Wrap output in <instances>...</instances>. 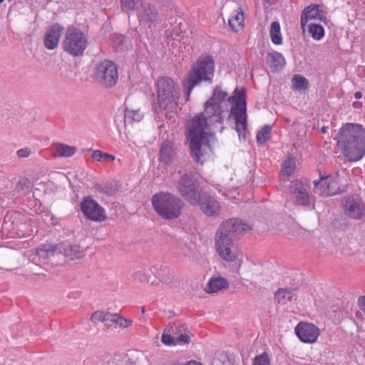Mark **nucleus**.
Here are the masks:
<instances>
[{
  "instance_id": "412c9836",
  "label": "nucleus",
  "mask_w": 365,
  "mask_h": 365,
  "mask_svg": "<svg viewBox=\"0 0 365 365\" xmlns=\"http://www.w3.org/2000/svg\"><path fill=\"white\" fill-rule=\"evenodd\" d=\"M319 5H311L305 7L301 16V27L303 31L305 30V26L310 20H321L322 15L320 13Z\"/></svg>"
},
{
  "instance_id": "f704fd0d",
  "label": "nucleus",
  "mask_w": 365,
  "mask_h": 365,
  "mask_svg": "<svg viewBox=\"0 0 365 365\" xmlns=\"http://www.w3.org/2000/svg\"><path fill=\"white\" fill-rule=\"evenodd\" d=\"M293 88L295 90H306L309 86L308 80L299 75H296L292 78Z\"/></svg>"
},
{
  "instance_id": "423d86ee",
  "label": "nucleus",
  "mask_w": 365,
  "mask_h": 365,
  "mask_svg": "<svg viewBox=\"0 0 365 365\" xmlns=\"http://www.w3.org/2000/svg\"><path fill=\"white\" fill-rule=\"evenodd\" d=\"M156 86L157 101L160 108L173 112L177 108L180 98L178 84L171 78L165 76L158 79Z\"/></svg>"
},
{
  "instance_id": "e433bc0d",
  "label": "nucleus",
  "mask_w": 365,
  "mask_h": 365,
  "mask_svg": "<svg viewBox=\"0 0 365 365\" xmlns=\"http://www.w3.org/2000/svg\"><path fill=\"white\" fill-rule=\"evenodd\" d=\"M76 151L75 147L69 146L65 144H59L57 148V153L61 157H71Z\"/></svg>"
},
{
  "instance_id": "473e14b6",
  "label": "nucleus",
  "mask_w": 365,
  "mask_h": 365,
  "mask_svg": "<svg viewBox=\"0 0 365 365\" xmlns=\"http://www.w3.org/2000/svg\"><path fill=\"white\" fill-rule=\"evenodd\" d=\"M186 329L184 324L180 322H173L167 326L165 331L171 334L174 337H177L180 336V334H184L183 331H185Z\"/></svg>"
},
{
  "instance_id": "f8f14e48",
  "label": "nucleus",
  "mask_w": 365,
  "mask_h": 365,
  "mask_svg": "<svg viewBox=\"0 0 365 365\" xmlns=\"http://www.w3.org/2000/svg\"><path fill=\"white\" fill-rule=\"evenodd\" d=\"M58 251L63 253L65 257L70 259H81L85 255L84 250L78 245H59L58 247L53 245H41L36 249V255L41 258L46 259Z\"/></svg>"
},
{
  "instance_id": "393cba45",
  "label": "nucleus",
  "mask_w": 365,
  "mask_h": 365,
  "mask_svg": "<svg viewBox=\"0 0 365 365\" xmlns=\"http://www.w3.org/2000/svg\"><path fill=\"white\" fill-rule=\"evenodd\" d=\"M162 342L168 346L176 345L178 344H189L190 341V336L187 334H181L177 337H174L168 332H164L161 338Z\"/></svg>"
},
{
  "instance_id": "a878e982",
  "label": "nucleus",
  "mask_w": 365,
  "mask_h": 365,
  "mask_svg": "<svg viewBox=\"0 0 365 365\" xmlns=\"http://www.w3.org/2000/svg\"><path fill=\"white\" fill-rule=\"evenodd\" d=\"M295 291L296 289L290 288H280L274 293V299L278 304H286L296 299Z\"/></svg>"
},
{
  "instance_id": "4be33fe9",
  "label": "nucleus",
  "mask_w": 365,
  "mask_h": 365,
  "mask_svg": "<svg viewBox=\"0 0 365 365\" xmlns=\"http://www.w3.org/2000/svg\"><path fill=\"white\" fill-rule=\"evenodd\" d=\"M266 61L272 72H277L282 70L286 64L284 57L281 53L277 51L267 53Z\"/></svg>"
},
{
  "instance_id": "39448f33",
  "label": "nucleus",
  "mask_w": 365,
  "mask_h": 365,
  "mask_svg": "<svg viewBox=\"0 0 365 365\" xmlns=\"http://www.w3.org/2000/svg\"><path fill=\"white\" fill-rule=\"evenodd\" d=\"M154 210L163 219L175 220L178 218L184 206V202L178 196L168 192H159L151 198Z\"/></svg>"
},
{
  "instance_id": "09e8293b",
  "label": "nucleus",
  "mask_w": 365,
  "mask_h": 365,
  "mask_svg": "<svg viewBox=\"0 0 365 365\" xmlns=\"http://www.w3.org/2000/svg\"><path fill=\"white\" fill-rule=\"evenodd\" d=\"M358 305L360 309L365 314V296H361L358 299Z\"/></svg>"
},
{
  "instance_id": "6ab92c4d",
  "label": "nucleus",
  "mask_w": 365,
  "mask_h": 365,
  "mask_svg": "<svg viewBox=\"0 0 365 365\" xmlns=\"http://www.w3.org/2000/svg\"><path fill=\"white\" fill-rule=\"evenodd\" d=\"M201 210L207 216L218 215L220 211V205L219 202L212 196L206 192H203L200 195Z\"/></svg>"
},
{
  "instance_id": "9d476101",
  "label": "nucleus",
  "mask_w": 365,
  "mask_h": 365,
  "mask_svg": "<svg viewBox=\"0 0 365 365\" xmlns=\"http://www.w3.org/2000/svg\"><path fill=\"white\" fill-rule=\"evenodd\" d=\"M314 193L321 196H332L346 191V186L342 185L338 173L322 175L319 180L313 182Z\"/></svg>"
},
{
  "instance_id": "5701e85b",
  "label": "nucleus",
  "mask_w": 365,
  "mask_h": 365,
  "mask_svg": "<svg viewBox=\"0 0 365 365\" xmlns=\"http://www.w3.org/2000/svg\"><path fill=\"white\" fill-rule=\"evenodd\" d=\"M150 270L151 274L160 282L170 283L173 278L170 269L162 264H153L150 267Z\"/></svg>"
},
{
  "instance_id": "9b49d317",
  "label": "nucleus",
  "mask_w": 365,
  "mask_h": 365,
  "mask_svg": "<svg viewBox=\"0 0 365 365\" xmlns=\"http://www.w3.org/2000/svg\"><path fill=\"white\" fill-rule=\"evenodd\" d=\"M93 75L95 81L107 88L113 87L118 79L115 63L108 60L101 61L96 66Z\"/></svg>"
},
{
  "instance_id": "b1692460",
  "label": "nucleus",
  "mask_w": 365,
  "mask_h": 365,
  "mask_svg": "<svg viewBox=\"0 0 365 365\" xmlns=\"http://www.w3.org/2000/svg\"><path fill=\"white\" fill-rule=\"evenodd\" d=\"M175 155V151L173 143L164 140L160 148V160L165 164H170L173 162Z\"/></svg>"
},
{
  "instance_id": "ea45409f",
  "label": "nucleus",
  "mask_w": 365,
  "mask_h": 365,
  "mask_svg": "<svg viewBox=\"0 0 365 365\" xmlns=\"http://www.w3.org/2000/svg\"><path fill=\"white\" fill-rule=\"evenodd\" d=\"M282 170L283 174L287 177L291 176L295 170V162L293 159H289L285 160L282 165Z\"/></svg>"
},
{
  "instance_id": "f257e3e1",
  "label": "nucleus",
  "mask_w": 365,
  "mask_h": 365,
  "mask_svg": "<svg viewBox=\"0 0 365 365\" xmlns=\"http://www.w3.org/2000/svg\"><path fill=\"white\" fill-rule=\"evenodd\" d=\"M215 119L214 116L205 113V109L195 115L187 125L191 156L197 163L202 164L205 157L211 151L207 132L208 125L222 122Z\"/></svg>"
},
{
  "instance_id": "f3484780",
  "label": "nucleus",
  "mask_w": 365,
  "mask_h": 365,
  "mask_svg": "<svg viewBox=\"0 0 365 365\" xmlns=\"http://www.w3.org/2000/svg\"><path fill=\"white\" fill-rule=\"evenodd\" d=\"M295 334L304 343L315 342L320 334L319 329L314 324L299 322L294 329Z\"/></svg>"
},
{
  "instance_id": "aec40b11",
  "label": "nucleus",
  "mask_w": 365,
  "mask_h": 365,
  "mask_svg": "<svg viewBox=\"0 0 365 365\" xmlns=\"http://www.w3.org/2000/svg\"><path fill=\"white\" fill-rule=\"evenodd\" d=\"M138 17L140 22L153 24L158 21V11L155 6L145 4L139 9Z\"/></svg>"
},
{
  "instance_id": "c03bdc74",
  "label": "nucleus",
  "mask_w": 365,
  "mask_h": 365,
  "mask_svg": "<svg viewBox=\"0 0 365 365\" xmlns=\"http://www.w3.org/2000/svg\"><path fill=\"white\" fill-rule=\"evenodd\" d=\"M108 317H110L109 312L106 313V312H101V311H96L92 314L91 320L93 322L98 321V322H102L105 323L106 321H108Z\"/></svg>"
},
{
  "instance_id": "5fc2aeb1",
  "label": "nucleus",
  "mask_w": 365,
  "mask_h": 365,
  "mask_svg": "<svg viewBox=\"0 0 365 365\" xmlns=\"http://www.w3.org/2000/svg\"><path fill=\"white\" fill-rule=\"evenodd\" d=\"M328 130H329V128L328 126H323L322 128H321V132L322 133H327L328 132Z\"/></svg>"
},
{
  "instance_id": "a19ab883",
  "label": "nucleus",
  "mask_w": 365,
  "mask_h": 365,
  "mask_svg": "<svg viewBox=\"0 0 365 365\" xmlns=\"http://www.w3.org/2000/svg\"><path fill=\"white\" fill-rule=\"evenodd\" d=\"M141 0H120L121 10L125 13L133 11L136 5Z\"/></svg>"
},
{
  "instance_id": "6e6552de",
  "label": "nucleus",
  "mask_w": 365,
  "mask_h": 365,
  "mask_svg": "<svg viewBox=\"0 0 365 365\" xmlns=\"http://www.w3.org/2000/svg\"><path fill=\"white\" fill-rule=\"evenodd\" d=\"M178 190L190 204L193 205L199 204L202 192L198 183V174L197 173H184L178 182Z\"/></svg>"
},
{
  "instance_id": "a211bd4d",
  "label": "nucleus",
  "mask_w": 365,
  "mask_h": 365,
  "mask_svg": "<svg viewBox=\"0 0 365 365\" xmlns=\"http://www.w3.org/2000/svg\"><path fill=\"white\" fill-rule=\"evenodd\" d=\"M63 27L58 24L50 26L45 32L43 37L44 46L48 50L56 48L63 34Z\"/></svg>"
},
{
  "instance_id": "f03ea898",
  "label": "nucleus",
  "mask_w": 365,
  "mask_h": 365,
  "mask_svg": "<svg viewBox=\"0 0 365 365\" xmlns=\"http://www.w3.org/2000/svg\"><path fill=\"white\" fill-rule=\"evenodd\" d=\"M251 230L250 225L237 218H231L222 222L218 228L215 246L220 257L225 261L234 262L240 256L234 241Z\"/></svg>"
},
{
  "instance_id": "37998d69",
  "label": "nucleus",
  "mask_w": 365,
  "mask_h": 365,
  "mask_svg": "<svg viewBox=\"0 0 365 365\" xmlns=\"http://www.w3.org/2000/svg\"><path fill=\"white\" fill-rule=\"evenodd\" d=\"M107 365H131L130 359L126 356L118 355L109 360Z\"/></svg>"
},
{
  "instance_id": "3c124183",
  "label": "nucleus",
  "mask_w": 365,
  "mask_h": 365,
  "mask_svg": "<svg viewBox=\"0 0 365 365\" xmlns=\"http://www.w3.org/2000/svg\"><path fill=\"white\" fill-rule=\"evenodd\" d=\"M80 297V294L78 292H72V293H70L68 294V298L71 299V298H73V299H76V298H78Z\"/></svg>"
},
{
  "instance_id": "7ed1b4c3",
  "label": "nucleus",
  "mask_w": 365,
  "mask_h": 365,
  "mask_svg": "<svg viewBox=\"0 0 365 365\" xmlns=\"http://www.w3.org/2000/svg\"><path fill=\"white\" fill-rule=\"evenodd\" d=\"M336 139L348 161H358L365 155V128L361 125L345 124L340 128Z\"/></svg>"
},
{
  "instance_id": "603ef678",
  "label": "nucleus",
  "mask_w": 365,
  "mask_h": 365,
  "mask_svg": "<svg viewBox=\"0 0 365 365\" xmlns=\"http://www.w3.org/2000/svg\"><path fill=\"white\" fill-rule=\"evenodd\" d=\"M354 97L356 99H360L362 97V93L359 91H357L354 93Z\"/></svg>"
},
{
  "instance_id": "58836bf2",
  "label": "nucleus",
  "mask_w": 365,
  "mask_h": 365,
  "mask_svg": "<svg viewBox=\"0 0 365 365\" xmlns=\"http://www.w3.org/2000/svg\"><path fill=\"white\" fill-rule=\"evenodd\" d=\"M32 188V183L28 178H21L17 182L16 190L18 192H23L24 193L29 192Z\"/></svg>"
},
{
  "instance_id": "72a5a7b5",
  "label": "nucleus",
  "mask_w": 365,
  "mask_h": 365,
  "mask_svg": "<svg viewBox=\"0 0 365 365\" xmlns=\"http://www.w3.org/2000/svg\"><path fill=\"white\" fill-rule=\"evenodd\" d=\"M309 32L315 40H320L324 36V30L322 26L317 24H310L308 26Z\"/></svg>"
},
{
  "instance_id": "49530a36",
  "label": "nucleus",
  "mask_w": 365,
  "mask_h": 365,
  "mask_svg": "<svg viewBox=\"0 0 365 365\" xmlns=\"http://www.w3.org/2000/svg\"><path fill=\"white\" fill-rule=\"evenodd\" d=\"M109 317H110L108 318V321L105 322V326L108 329L113 327L115 329V321H117L115 317H117V314H112L109 313Z\"/></svg>"
},
{
  "instance_id": "6e6d98bb",
  "label": "nucleus",
  "mask_w": 365,
  "mask_h": 365,
  "mask_svg": "<svg viewBox=\"0 0 365 365\" xmlns=\"http://www.w3.org/2000/svg\"><path fill=\"white\" fill-rule=\"evenodd\" d=\"M267 3L270 4H273L276 2L277 0H266Z\"/></svg>"
},
{
  "instance_id": "8fccbe9b",
  "label": "nucleus",
  "mask_w": 365,
  "mask_h": 365,
  "mask_svg": "<svg viewBox=\"0 0 365 365\" xmlns=\"http://www.w3.org/2000/svg\"><path fill=\"white\" fill-rule=\"evenodd\" d=\"M175 110H173V113L170 110H169V114H167V118L169 119V120H172V119H173V121L175 120Z\"/></svg>"
},
{
  "instance_id": "a18cd8bd",
  "label": "nucleus",
  "mask_w": 365,
  "mask_h": 365,
  "mask_svg": "<svg viewBox=\"0 0 365 365\" xmlns=\"http://www.w3.org/2000/svg\"><path fill=\"white\" fill-rule=\"evenodd\" d=\"M115 319L117 320L115 321V327L127 328L132 324V321L121 317L118 314H117Z\"/></svg>"
},
{
  "instance_id": "4468645a",
  "label": "nucleus",
  "mask_w": 365,
  "mask_h": 365,
  "mask_svg": "<svg viewBox=\"0 0 365 365\" xmlns=\"http://www.w3.org/2000/svg\"><path fill=\"white\" fill-rule=\"evenodd\" d=\"M341 207L349 217L361 220L365 216V206L361 199L356 195L344 197L341 201Z\"/></svg>"
},
{
  "instance_id": "79ce46f5",
  "label": "nucleus",
  "mask_w": 365,
  "mask_h": 365,
  "mask_svg": "<svg viewBox=\"0 0 365 365\" xmlns=\"http://www.w3.org/2000/svg\"><path fill=\"white\" fill-rule=\"evenodd\" d=\"M252 365H270V359L267 352L256 356L253 359Z\"/></svg>"
},
{
  "instance_id": "de8ad7c7",
  "label": "nucleus",
  "mask_w": 365,
  "mask_h": 365,
  "mask_svg": "<svg viewBox=\"0 0 365 365\" xmlns=\"http://www.w3.org/2000/svg\"><path fill=\"white\" fill-rule=\"evenodd\" d=\"M16 154L19 158H28L31 154V150L29 148H24L19 149Z\"/></svg>"
},
{
  "instance_id": "0eeeda50",
  "label": "nucleus",
  "mask_w": 365,
  "mask_h": 365,
  "mask_svg": "<svg viewBox=\"0 0 365 365\" xmlns=\"http://www.w3.org/2000/svg\"><path fill=\"white\" fill-rule=\"evenodd\" d=\"M228 101L233 103L230 116H234L236 130L240 137L245 136L247 124L245 89L236 88Z\"/></svg>"
},
{
  "instance_id": "ddd939ff",
  "label": "nucleus",
  "mask_w": 365,
  "mask_h": 365,
  "mask_svg": "<svg viewBox=\"0 0 365 365\" xmlns=\"http://www.w3.org/2000/svg\"><path fill=\"white\" fill-rule=\"evenodd\" d=\"M81 209L86 218L95 222H103L106 219V211L91 196L84 197L81 202Z\"/></svg>"
},
{
  "instance_id": "4d7b16f0",
  "label": "nucleus",
  "mask_w": 365,
  "mask_h": 365,
  "mask_svg": "<svg viewBox=\"0 0 365 365\" xmlns=\"http://www.w3.org/2000/svg\"><path fill=\"white\" fill-rule=\"evenodd\" d=\"M4 0H0V4L4 1Z\"/></svg>"
},
{
  "instance_id": "20e7f679",
  "label": "nucleus",
  "mask_w": 365,
  "mask_h": 365,
  "mask_svg": "<svg viewBox=\"0 0 365 365\" xmlns=\"http://www.w3.org/2000/svg\"><path fill=\"white\" fill-rule=\"evenodd\" d=\"M215 72V61L209 54L200 55L192 68L185 75L182 85L185 89V100L190 99L193 88L202 81H212Z\"/></svg>"
},
{
  "instance_id": "864d4df0",
  "label": "nucleus",
  "mask_w": 365,
  "mask_h": 365,
  "mask_svg": "<svg viewBox=\"0 0 365 365\" xmlns=\"http://www.w3.org/2000/svg\"><path fill=\"white\" fill-rule=\"evenodd\" d=\"M185 365H202V364L196 361H190Z\"/></svg>"
},
{
  "instance_id": "dca6fc26",
  "label": "nucleus",
  "mask_w": 365,
  "mask_h": 365,
  "mask_svg": "<svg viewBox=\"0 0 365 365\" xmlns=\"http://www.w3.org/2000/svg\"><path fill=\"white\" fill-rule=\"evenodd\" d=\"M227 96V93L222 91L220 87H215L212 97L205 103V113L209 116H214L215 120H222V110L220 104Z\"/></svg>"
},
{
  "instance_id": "cd10ccee",
  "label": "nucleus",
  "mask_w": 365,
  "mask_h": 365,
  "mask_svg": "<svg viewBox=\"0 0 365 365\" xmlns=\"http://www.w3.org/2000/svg\"><path fill=\"white\" fill-rule=\"evenodd\" d=\"M150 273H151L150 268L138 266L133 272V278L135 282L140 283H150L151 284H154L155 282L151 281Z\"/></svg>"
},
{
  "instance_id": "7c9ffc66",
  "label": "nucleus",
  "mask_w": 365,
  "mask_h": 365,
  "mask_svg": "<svg viewBox=\"0 0 365 365\" xmlns=\"http://www.w3.org/2000/svg\"><path fill=\"white\" fill-rule=\"evenodd\" d=\"M269 34L273 43L280 45L282 43V36L280 31V25L278 21L271 24Z\"/></svg>"
},
{
  "instance_id": "1a4fd4ad",
  "label": "nucleus",
  "mask_w": 365,
  "mask_h": 365,
  "mask_svg": "<svg viewBox=\"0 0 365 365\" xmlns=\"http://www.w3.org/2000/svg\"><path fill=\"white\" fill-rule=\"evenodd\" d=\"M88 46L86 35L79 29L68 27L62 41L63 49L72 56H81Z\"/></svg>"
},
{
  "instance_id": "4c0bfd02",
  "label": "nucleus",
  "mask_w": 365,
  "mask_h": 365,
  "mask_svg": "<svg viewBox=\"0 0 365 365\" xmlns=\"http://www.w3.org/2000/svg\"><path fill=\"white\" fill-rule=\"evenodd\" d=\"M92 158L96 161H113L115 158L114 155L99 150L93 151Z\"/></svg>"
},
{
  "instance_id": "2eb2a0df",
  "label": "nucleus",
  "mask_w": 365,
  "mask_h": 365,
  "mask_svg": "<svg viewBox=\"0 0 365 365\" xmlns=\"http://www.w3.org/2000/svg\"><path fill=\"white\" fill-rule=\"evenodd\" d=\"M289 192L294 205L304 207H309L311 196L309 194L307 185L301 180H292L289 185Z\"/></svg>"
},
{
  "instance_id": "c756f323",
  "label": "nucleus",
  "mask_w": 365,
  "mask_h": 365,
  "mask_svg": "<svg viewBox=\"0 0 365 365\" xmlns=\"http://www.w3.org/2000/svg\"><path fill=\"white\" fill-rule=\"evenodd\" d=\"M143 113L140 109L129 110L126 108L125 111L124 121L125 123L130 124L138 123L143 119Z\"/></svg>"
},
{
  "instance_id": "2f4dec72",
  "label": "nucleus",
  "mask_w": 365,
  "mask_h": 365,
  "mask_svg": "<svg viewBox=\"0 0 365 365\" xmlns=\"http://www.w3.org/2000/svg\"><path fill=\"white\" fill-rule=\"evenodd\" d=\"M95 188L101 193L106 194L107 195H112L118 191V187L116 184L111 182H107L103 185L96 184Z\"/></svg>"
},
{
  "instance_id": "bb28decb",
  "label": "nucleus",
  "mask_w": 365,
  "mask_h": 365,
  "mask_svg": "<svg viewBox=\"0 0 365 365\" xmlns=\"http://www.w3.org/2000/svg\"><path fill=\"white\" fill-rule=\"evenodd\" d=\"M245 16L242 9L235 10L229 19V25L235 32H238L244 26Z\"/></svg>"
},
{
  "instance_id": "c9c22d12",
  "label": "nucleus",
  "mask_w": 365,
  "mask_h": 365,
  "mask_svg": "<svg viewBox=\"0 0 365 365\" xmlns=\"http://www.w3.org/2000/svg\"><path fill=\"white\" fill-rule=\"evenodd\" d=\"M272 128L269 125H264L257 134V140L259 144H264L270 138Z\"/></svg>"
},
{
  "instance_id": "c85d7f7f",
  "label": "nucleus",
  "mask_w": 365,
  "mask_h": 365,
  "mask_svg": "<svg viewBox=\"0 0 365 365\" xmlns=\"http://www.w3.org/2000/svg\"><path fill=\"white\" fill-rule=\"evenodd\" d=\"M229 287V282L226 279L218 277L215 278H211L206 288V292L207 293H214L217 292L223 289H226Z\"/></svg>"
}]
</instances>
